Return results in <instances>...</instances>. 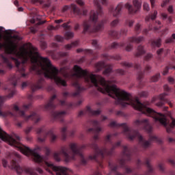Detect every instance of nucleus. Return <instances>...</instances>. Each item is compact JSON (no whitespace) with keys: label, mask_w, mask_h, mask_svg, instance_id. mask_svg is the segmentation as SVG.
<instances>
[{"label":"nucleus","mask_w":175,"mask_h":175,"mask_svg":"<svg viewBox=\"0 0 175 175\" xmlns=\"http://www.w3.org/2000/svg\"><path fill=\"white\" fill-rule=\"evenodd\" d=\"M20 36L14 34L12 30H5L3 27L0 26V50H5V55H0V61L6 64L8 68L12 69L13 65L8 57L14 55L16 58H12L16 68L21 74V77H27L28 73L25 72L24 64L27 61H31L33 64V70H36L38 75H44L47 79L55 81L57 85L66 86V81L59 77V71L57 68L51 64V62L46 57H42L38 49L33 47L32 44H25L22 47L17 50V43L20 40Z\"/></svg>","instance_id":"f257e3e1"},{"label":"nucleus","mask_w":175,"mask_h":175,"mask_svg":"<svg viewBox=\"0 0 175 175\" xmlns=\"http://www.w3.org/2000/svg\"><path fill=\"white\" fill-rule=\"evenodd\" d=\"M63 76L65 79H73V77L84 79L86 83L96 87V90L102 94H107L109 96L116 99L118 105L123 107L131 105L135 110L142 111L144 114V103L142 104L137 98H133L131 94L117 88L110 81H106L103 77L99 75H94L75 65L72 71H66Z\"/></svg>","instance_id":"f03ea898"},{"label":"nucleus","mask_w":175,"mask_h":175,"mask_svg":"<svg viewBox=\"0 0 175 175\" xmlns=\"http://www.w3.org/2000/svg\"><path fill=\"white\" fill-rule=\"evenodd\" d=\"M5 142L12 146L17 148L23 155L26 157H31L35 162L38 163H45V170L49 173H51L50 169L56 172L57 175H69V173H72V170L61 166H55L52 163L47 161L46 157H43L38 153V149L31 150L29 148L23 145L20 143V137L18 135L14 134L12 135H8L5 133Z\"/></svg>","instance_id":"7ed1b4c3"},{"label":"nucleus","mask_w":175,"mask_h":175,"mask_svg":"<svg viewBox=\"0 0 175 175\" xmlns=\"http://www.w3.org/2000/svg\"><path fill=\"white\" fill-rule=\"evenodd\" d=\"M61 155H62L64 161L66 163L70 162V161H75L76 157L83 158L81 151H80V149L77 147V144L75 143L70 144L69 147H63L60 152L54 153L53 158L57 162H59V161H61Z\"/></svg>","instance_id":"20e7f679"},{"label":"nucleus","mask_w":175,"mask_h":175,"mask_svg":"<svg viewBox=\"0 0 175 175\" xmlns=\"http://www.w3.org/2000/svg\"><path fill=\"white\" fill-rule=\"evenodd\" d=\"M124 126V134L126 135V136L130 139V140H133L135 137H137V139L139 141L140 144H142V146H144V148H147L150 144H151V140L152 142H157L158 140V138L157 137H152L149 141H144L143 139V137L140 133H137V131H132L129 130V128L126 124H123Z\"/></svg>","instance_id":"39448f33"},{"label":"nucleus","mask_w":175,"mask_h":175,"mask_svg":"<svg viewBox=\"0 0 175 175\" xmlns=\"http://www.w3.org/2000/svg\"><path fill=\"white\" fill-rule=\"evenodd\" d=\"M105 25V21H101L97 25L94 26L93 29H91V23L90 21H85L83 22V31L84 32H99L103 28Z\"/></svg>","instance_id":"423d86ee"},{"label":"nucleus","mask_w":175,"mask_h":175,"mask_svg":"<svg viewBox=\"0 0 175 175\" xmlns=\"http://www.w3.org/2000/svg\"><path fill=\"white\" fill-rule=\"evenodd\" d=\"M12 111H14L18 116L25 117V120H37L36 122H38V121H39L40 120L39 116L35 113H33L30 116L25 117L24 116V111L20 110V108H18V105H17V104H14V105H12Z\"/></svg>","instance_id":"0eeeda50"},{"label":"nucleus","mask_w":175,"mask_h":175,"mask_svg":"<svg viewBox=\"0 0 175 175\" xmlns=\"http://www.w3.org/2000/svg\"><path fill=\"white\" fill-rule=\"evenodd\" d=\"M133 5L135 7V10L133 9L132 5L127 3L124 5V8L129 10V13L133 14L137 12L139 9L142 8V0H133Z\"/></svg>","instance_id":"6e6552de"},{"label":"nucleus","mask_w":175,"mask_h":175,"mask_svg":"<svg viewBox=\"0 0 175 175\" xmlns=\"http://www.w3.org/2000/svg\"><path fill=\"white\" fill-rule=\"evenodd\" d=\"M105 152H106V149L100 150V149H96L94 154H92L88 157V159L90 161H96V158L100 155L102 158H103L105 155Z\"/></svg>","instance_id":"1a4fd4ad"},{"label":"nucleus","mask_w":175,"mask_h":175,"mask_svg":"<svg viewBox=\"0 0 175 175\" xmlns=\"http://www.w3.org/2000/svg\"><path fill=\"white\" fill-rule=\"evenodd\" d=\"M135 125H142V126H145L144 129L148 131V132H150L152 129L151 128V126H150V124H148V120H135Z\"/></svg>","instance_id":"9d476101"},{"label":"nucleus","mask_w":175,"mask_h":175,"mask_svg":"<svg viewBox=\"0 0 175 175\" xmlns=\"http://www.w3.org/2000/svg\"><path fill=\"white\" fill-rule=\"evenodd\" d=\"M12 169H14V170H16V173L18 174H21L24 170H23V168L20 167L18 163L16 162V161H12V164L11 165Z\"/></svg>","instance_id":"9b49d317"},{"label":"nucleus","mask_w":175,"mask_h":175,"mask_svg":"<svg viewBox=\"0 0 175 175\" xmlns=\"http://www.w3.org/2000/svg\"><path fill=\"white\" fill-rule=\"evenodd\" d=\"M122 9V3H119L117 7L111 10V14L114 17H117L120 13H121V10Z\"/></svg>","instance_id":"f8f14e48"},{"label":"nucleus","mask_w":175,"mask_h":175,"mask_svg":"<svg viewBox=\"0 0 175 175\" xmlns=\"http://www.w3.org/2000/svg\"><path fill=\"white\" fill-rule=\"evenodd\" d=\"M90 20L92 21V23H96V21H98V12L92 10L90 12Z\"/></svg>","instance_id":"ddd939ff"},{"label":"nucleus","mask_w":175,"mask_h":175,"mask_svg":"<svg viewBox=\"0 0 175 175\" xmlns=\"http://www.w3.org/2000/svg\"><path fill=\"white\" fill-rule=\"evenodd\" d=\"M169 95L168 94L163 93L160 94L159 96L153 97L152 99V102H158V100H164L165 101V96Z\"/></svg>","instance_id":"4468645a"},{"label":"nucleus","mask_w":175,"mask_h":175,"mask_svg":"<svg viewBox=\"0 0 175 175\" xmlns=\"http://www.w3.org/2000/svg\"><path fill=\"white\" fill-rule=\"evenodd\" d=\"M105 66H106V64H105V62H100L96 64L95 68L96 69V71L99 72V70H102L103 68H105Z\"/></svg>","instance_id":"2eb2a0df"},{"label":"nucleus","mask_w":175,"mask_h":175,"mask_svg":"<svg viewBox=\"0 0 175 175\" xmlns=\"http://www.w3.org/2000/svg\"><path fill=\"white\" fill-rule=\"evenodd\" d=\"M42 87H43V83L42 81H38L36 85H33L31 88L33 91H36V90H40Z\"/></svg>","instance_id":"dca6fc26"},{"label":"nucleus","mask_w":175,"mask_h":175,"mask_svg":"<svg viewBox=\"0 0 175 175\" xmlns=\"http://www.w3.org/2000/svg\"><path fill=\"white\" fill-rule=\"evenodd\" d=\"M25 173H27V174H30V175H38L36 172H35V170L32 168H26L25 170Z\"/></svg>","instance_id":"f3484780"},{"label":"nucleus","mask_w":175,"mask_h":175,"mask_svg":"<svg viewBox=\"0 0 175 175\" xmlns=\"http://www.w3.org/2000/svg\"><path fill=\"white\" fill-rule=\"evenodd\" d=\"M13 116H14V113L12 112H2V111H0L1 117H12Z\"/></svg>","instance_id":"a211bd4d"},{"label":"nucleus","mask_w":175,"mask_h":175,"mask_svg":"<svg viewBox=\"0 0 175 175\" xmlns=\"http://www.w3.org/2000/svg\"><path fill=\"white\" fill-rule=\"evenodd\" d=\"M158 14V12L157 11H154L153 14L150 17V16H148L146 18V21H150V20H155V18H157V15Z\"/></svg>","instance_id":"6ab92c4d"},{"label":"nucleus","mask_w":175,"mask_h":175,"mask_svg":"<svg viewBox=\"0 0 175 175\" xmlns=\"http://www.w3.org/2000/svg\"><path fill=\"white\" fill-rule=\"evenodd\" d=\"M88 111L91 114H93V116H98V114L100 113V110L94 111L91 109V107H88Z\"/></svg>","instance_id":"aec40b11"},{"label":"nucleus","mask_w":175,"mask_h":175,"mask_svg":"<svg viewBox=\"0 0 175 175\" xmlns=\"http://www.w3.org/2000/svg\"><path fill=\"white\" fill-rule=\"evenodd\" d=\"M143 40V37H133L130 41L134 42V43H139V42H142Z\"/></svg>","instance_id":"412c9836"},{"label":"nucleus","mask_w":175,"mask_h":175,"mask_svg":"<svg viewBox=\"0 0 175 175\" xmlns=\"http://www.w3.org/2000/svg\"><path fill=\"white\" fill-rule=\"evenodd\" d=\"M65 115V112L62 111V112H56L55 113L54 117L55 118H62Z\"/></svg>","instance_id":"4be33fe9"},{"label":"nucleus","mask_w":175,"mask_h":175,"mask_svg":"<svg viewBox=\"0 0 175 175\" xmlns=\"http://www.w3.org/2000/svg\"><path fill=\"white\" fill-rule=\"evenodd\" d=\"M47 136L50 137L51 142H55L57 139V135H54V133H53L51 131L48 133Z\"/></svg>","instance_id":"5701e85b"},{"label":"nucleus","mask_w":175,"mask_h":175,"mask_svg":"<svg viewBox=\"0 0 175 175\" xmlns=\"http://www.w3.org/2000/svg\"><path fill=\"white\" fill-rule=\"evenodd\" d=\"M71 9H72L73 12L77 13V14H80V10L77 8V5H76L75 4L71 5Z\"/></svg>","instance_id":"b1692460"},{"label":"nucleus","mask_w":175,"mask_h":175,"mask_svg":"<svg viewBox=\"0 0 175 175\" xmlns=\"http://www.w3.org/2000/svg\"><path fill=\"white\" fill-rule=\"evenodd\" d=\"M111 66H108V67L105 69V70L103 72V74L105 75V76H109L110 73H111Z\"/></svg>","instance_id":"393cba45"},{"label":"nucleus","mask_w":175,"mask_h":175,"mask_svg":"<svg viewBox=\"0 0 175 175\" xmlns=\"http://www.w3.org/2000/svg\"><path fill=\"white\" fill-rule=\"evenodd\" d=\"M79 44V42L77 41H75V42H72L70 44H68L66 46V48L67 50H69L70 49H72V47H75V46H77Z\"/></svg>","instance_id":"a878e982"},{"label":"nucleus","mask_w":175,"mask_h":175,"mask_svg":"<svg viewBox=\"0 0 175 175\" xmlns=\"http://www.w3.org/2000/svg\"><path fill=\"white\" fill-rule=\"evenodd\" d=\"M144 53V49L143 46H140L137 48V55H142Z\"/></svg>","instance_id":"bb28decb"},{"label":"nucleus","mask_w":175,"mask_h":175,"mask_svg":"<svg viewBox=\"0 0 175 175\" xmlns=\"http://www.w3.org/2000/svg\"><path fill=\"white\" fill-rule=\"evenodd\" d=\"M55 98H57V96H56V95H54V96H52V98H51L50 103H49V104L46 105V109H49V108L51 107V106L53 105V100H55Z\"/></svg>","instance_id":"cd10ccee"},{"label":"nucleus","mask_w":175,"mask_h":175,"mask_svg":"<svg viewBox=\"0 0 175 175\" xmlns=\"http://www.w3.org/2000/svg\"><path fill=\"white\" fill-rule=\"evenodd\" d=\"M143 8H144V10H146V12L150 11V5L148 4V3L144 2Z\"/></svg>","instance_id":"c85d7f7f"},{"label":"nucleus","mask_w":175,"mask_h":175,"mask_svg":"<svg viewBox=\"0 0 175 175\" xmlns=\"http://www.w3.org/2000/svg\"><path fill=\"white\" fill-rule=\"evenodd\" d=\"M152 44L154 47H159L161 46V39H159V40L153 42Z\"/></svg>","instance_id":"c756f323"},{"label":"nucleus","mask_w":175,"mask_h":175,"mask_svg":"<svg viewBox=\"0 0 175 175\" xmlns=\"http://www.w3.org/2000/svg\"><path fill=\"white\" fill-rule=\"evenodd\" d=\"M65 36L66 39H70L71 38H73L74 34L72 32L68 31L66 33Z\"/></svg>","instance_id":"7c9ffc66"},{"label":"nucleus","mask_w":175,"mask_h":175,"mask_svg":"<svg viewBox=\"0 0 175 175\" xmlns=\"http://www.w3.org/2000/svg\"><path fill=\"white\" fill-rule=\"evenodd\" d=\"M159 79V75H156L152 77L150 81L152 82H155V81H158Z\"/></svg>","instance_id":"2f4dec72"},{"label":"nucleus","mask_w":175,"mask_h":175,"mask_svg":"<svg viewBox=\"0 0 175 175\" xmlns=\"http://www.w3.org/2000/svg\"><path fill=\"white\" fill-rule=\"evenodd\" d=\"M55 39L57 42H63L64 41V38L61 36H56L55 37Z\"/></svg>","instance_id":"473e14b6"},{"label":"nucleus","mask_w":175,"mask_h":175,"mask_svg":"<svg viewBox=\"0 0 175 175\" xmlns=\"http://www.w3.org/2000/svg\"><path fill=\"white\" fill-rule=\"evenodd\" d=\"M100 2V1L99 0H94V3L95 6L98 8V9H100V5H99Z\"/></svg>","instance_id":"72a5a7b5"},{"label":"nucleus","mask_w":175,"mask_h":175,"mask_svg":"<svg viewBox=\"0 0 175 175\" xmlns=\"http://www.w3.org/2000/svg\"><path fill=\"white\" fill-rule=\"evenodd\" d=\"M76 2L78 5H79V6H84V1L83 0H76Z\"/></svg>","instance_id":"f704fd0d"},{"label":"nucleus","mask_w":175,"mask_h":175,"mask_svg":"<svg viewBox=\"0 0 175 175\" xmlns=\"http://www.w3.org/2000/svg\"><path fill=\"white\" fill-rule=\"evenodd\" d=\"M117 24H118V20H115L113 21L111 23V27H116V25H117Z\"/></svg>","instance_id":"c9c22d12"},{"label":"nucleus","mask_w":175,"mask_h":175,"mask_svg":"<svg viewBox=\"0 0 175 175\" xmlns=\"http://www.w3.org/2000/svg\"><path fill=\"white\" fill-rule=\"evenodd\" d=\"M167 3H169V0L163 1L161 3V8H165V6L167 5Z\"/></svg>","instance_id":"e433bc0d"},{"label":"nucleus","mask_w":175,"mask_h":175,"mask_svg":"<svg viewBox=\"0 0 175 175\" xmlns=\"http://www.w3.org/2000/svg\"><path fill=\"white\" fill-rule=\"evenodd\" d=\"M48 29L49 31H54V29H58V27H54V26H53V25H49L48 27Z\"/></svg>","instance_id":"4c0bfd02"},{"label":"nucleus","mask_w":175,"mask_h":175,"mask_svg":"<svg viewBox=\"0 0 175 175\" xmlns=\"http://www.w3.org/2000/svg\"><path fill=\"white\" fill-rule=\"evenodd\" d=\"M167 12H168L169 13H173V12H174L173 6L170 5V6L168 7Z\"/></svg>","instance_id":"58836bf2"},{"label":"nucleus","mask_w":175,"mask_h":175,"mask_svg":"<svg viewBox=\"0 0 175 175\" xmlns=\"http://www.w3.org/2000/svg\"><path fill=\"white\" fill-rule=\"evenodd\" d=\"M2 162H3V167H8V161H6V159H3Z\"/></svg>","instance_id":"ea45409f"},{"label":"nucleus","mask_w":175,"mask_h":175,"mask_svg":"<svg viewBox=\"0 0 175 175\" xmlns=\"http://www.w3.org/2000/svg\"><path fill=\"white\" fill-rule=\"evenodd\" d=\"M32 131V127H27L25 130V133H29Z\"/></svg>","instance_id":"a19ab883"},{"label":"nucleus","mask_w":175,"mask_h":175,"mask_svg":"<svg viewBox=\"0 0 175 175\" xmlns=\"http://www.w3.org/2000/svg\"><path fill=\"white\" fill-rule=\"evenodd\" d=\"M116 72L119 75H124V73H125V72L123 70H121V69L117 70Z\"/></svg>","instance_id":"79ce46f5"},{"label":"nucleus","mask_w":175,"mask_h":175,"mask_svg":"<svg viewBox=\"0 0 175 175\" xmlns=\"http://www.w3.org/2000/svg\"><path fill=\"white\" fill-rule=\"evenodd\" d=\"M100 1L103 5H107L109 3L108 0H100Z\"/></svg>","instance_id":"37998d69"},{"label":"nucleus","mask_w":175,"mask_h":175,"mask_svg":"<svg viewBox=\"0 0 175 175\" xmlns=\"http://www.w3.org/2000/svg\"><path fill=\"white\" fill-rule=\"evenodd\" d=\"M173 42V38H167L166 40H165V43H172Z\"/></svg>","instance_id":"c03bdc74"},{"label":"nucleus","mask_w":175,"mask_h":175,"mask_svg":"<svg viewBox=\"0 0 175 175\" xmlns=\"http://www.w3.org/2000/svg\"><path fill=\"white\" fill-rule=\"evenodd\" d=\"M28 85V82H23V83H22V85H21V87H22V88H25V87H27Z\"/></svg>","instance_id":"a18cd8bd"},{"label":"nucleus","mask_w":175,"mask_h":175,"mask_svg":"<svg viewBox=\"0 0 175 175\" xmlns=\"http://www.w3.org/2000/svg\"><path fill=\"white\" fill-rule=\"evenodd\" d=\"M163 49H159L157 51L158 55H161V54H163Z\"/></svg>","instance_id":"49530a36"},{"label":"nucleus","mask_w":175,"mask_h":175,"mask_svg":"<svg viewBox=\"0 0 175 175\" xmlns=\"http://www.w3.org/2000/svg\"><path fill=\"white\" fill-rule=\"evenodd\" d=\"M63 28H64L65 29H68V28H69V24L68 23L63 24Z\"/></svg>","instance_id":"de8ad7c7"},{"label":"nucleus","mask_w":175,"mask_h":175,"mask_svg":"<svg viewBox=\"0 0 175 175\" xmlns=\"http://www.w3.org/2000/svg\"><path fill=\"white\" fill-rule=\"evenodd\" d=\"M98 125H99V122L98 121H96V120L93 121V126H98Z\"/></svg>","instance_id":"09e8293b"},{"label":"nucleus","mask_w":175,"mask_h":175,"mask_svg":"<svg viewBox=\"0 0 175 175\" xmlns=\"http://www.w3.org/2000/svg\"><path fill=\"white\" fill-rule=\"evenodd\" d=\"M169 72V68H167L165 69V70L163 72V76H165V75H167V72Z\"/></svg>","instance_id":"8fccbe9b"},{"label":"nucleus","mask_w":175,"mask_h":175,"mask_svg":"<svg viewBox=\"0 0 175 175\" xmlns=\"http://www.w3.org/2000/svg\"><path fill=\"white\" fill-rule=\"evenodd\" d=\"M74 85H75L77 88H78V91H81V88L80 87V85H79V83H74Z\"/></svg>","instance_id":"3c124183"},{"label":"nucleus","mask_w":175,"mask_h":175,"mask_svg":"<svg viewBox=\"0 0 175 175\" xmlns=\"http://www.w3.org/2000/svg\"><path fill=\"white\" fill-rule=\"evenodd\" d=\"M150 2L151 3L152 8H154V6H155V0H150Z\"/></svg>","instance_id":"603ef678"},{"label":"nucleus","mask_w":175,"mask_h":175,"mask_svg":"<svg viewBox=\"0 0 175 175\" xmlns=\"http://www.w3.org/2000/svg\"><path fill=\"white\" fill-rule=\"evenodd\" d=\"M161 17L163 18V20H165V18H167V14L165 13H162Z\"/></svg>","instance_id":"864d4df0"},{"label":"nucleus","mask_w":175,"mask_h":175,"mask_svg":"<svg viewBox=\"0 0 175 175\" xmlns=\"http://www.w3.org/2000/svg\"><path fill=\"white\" fill-rule=\"evenodd\" d=\"M36 171L38 172V173H40V174H43V170H42L40 167L37 168Z\"/></svg>","instance_id":"5fc2aeb1"},{"label":"nucleus","mask_w":175,"mask_h":175,"mask_svg":"<svg viewBox=\"0 0 175 175\" xmlns=\"http://www.w3.org/2000/svg\"><path fill=\"white\" fill-rule=\"evenodd\" d=\"M156 106H158V107H161V106H163V103L159 102V103H156Z\"/></svg>","instance_id":"6e6d98bb"},{"label":"nucleus","mask_w":175,"mask_h":175,"mask_svg":"<svg viewBox=\"0 0 175 175\" xmlns=\"http://www.w3.org/2000/svg\"><path fill=\"white\" fill-rule=\"evenodd\" d=\"M46 140V137L42 138V137H38V142L42 143V142H44Z\"/></svg>","instance_id":"4d7b16f0"},{"label":"nucleus","mask_w":175,"mask_h":175,"mask_svg":"<svg viewBox=\"0 0 175 175\" xmlns=\"http://www.w3.org/2000/svg\"><path fill=\"white\" fill-rule=\"evenodd\" d=\"M92 44L93 46H96V45L98 44V41L96 40H94L92 41Z\"/></svg>","instance_id":"13d9d810"},{"label":"nucleus","mask_w":175,"mask_h":175,"mask_svg":"<svg viewBox=\"0 0 175 175\" xmlns=\"http://www.w3.org/2000/svg\"><path fill=\"white\" fill-rule=\"evenodd\" d=\"M170 88L169 86H167V85H164V90L165 91H169Z\"/></svg>","instance_id":"bf43d9fd"},{"label":"nucleus","mask_w":175,"mask_h":175,"mask_svg":"<svg viewBox=\"0 0 175 175\" xmlns=\"http://www.w3.org/2000/svg\"><path fill=\"white\" fill-rule=\"evenodd\" d=\"M168 81H169V83H173V81H174V79L172 77H169L168 78Z\"/></svg>","instance_id":"052dcab7"},{"label":"nucleus","mask_w":175,"mask_h":175,"mask_svg":"<svg viewBox=\"0 0 175 175\" xmlns=\"http://www.w3.org/2000/svg\"><path fill=\"white\" fill-rule=\"evenodd\" d=\"M55 23H56V24H59L61 23H62V19H59L55 21Z\"/></svg>","instance_id":"680f3d73"},{"label":"nucleus","mask_w":175,"mask_h":175,"mask_svg":"<svg viewBox=\"0 0 175 175\" xmlns=\"http://www.w3.org/2000/svg\"><path fill=\"white\" fill-rule=\"evenodd\" d=\"M125 66H127L128 68H131V66H132V64H129V63H124Z\"/></svg>","instance_id":"e2e57ef3"},{"label":"nucleus","mask_w":175,"mask_h":175,"mask_svg":"<svg viewBox=\"0 0 175 175\" xmlns=\"http://www.w3.org/2000/svg\"><path fill=\"white\" fill-rule=\"evenodd\" d=\"M44 23H46L45 21H39L38 23H37V25H42V24H44Z\"/></svg>","instance_id":"0e129e2a"},{"label":"nucleus","mask_w":175,"mask_h":175,"mask_svg":"<svg viewBox=\"0 0 175 175\" xmlns=\"http://www.w3.org/2000/svg\"><path fill=\"white\" fill-rule=\"evenodd\" d=\"M101 131H102V128H100V127H97L96 129V132H100Z\"/></svg>","instance_id":"69168bd1"},{"label":"nucleus","mask_w":175,"mask_h":175,"mask_svg":"<svg viewBox=\"0 0 175 175\" xmlns=\"http://www.w3.org/2000/svg\"><path fill=\"white\" fill-rule=\"evenodd\" d=\"M159 167L160 170H163V165L160 164V165H159Z\"/></svg>","instance_id":"338daca9"},{"label":"nucleus","mask_w":175,"mask_h":175,"mask_svg":"<svg viewBox=\"0 0 175 175\" xmlns=\"http://www.w3.org/2000/svg\"><path fill=\"white\" fill-rule=\"evenodd\" d=\"M3 100H5V98L0 96V103H2V102H3Z\"/></svg>","instance_id":"774afa93"}]
</instances>
